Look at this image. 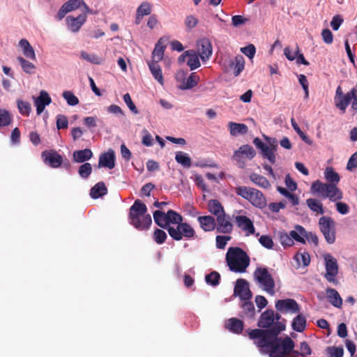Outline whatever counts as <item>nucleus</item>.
<instances>
[{
    "mask_svg": "<svg viewBox=\"0 0 357 357\" xmlns=\"http://www.w3.org/2000/svg\"><path fill=\"white\" fill-rule=\"evenodd\" d=\"M284 329L285 326L278 323L272 330H250L248 337L261 352L268 354L269 357H298V351L294 349L295 343L291 337H278Z\"/></svg>",
    "mask_w": 357,
    "mask_h": 357,
    "instance_id": "1",
    "label": "nucleus"
},
{
    "mask_svg": "<svg viewBox=\"0 0 357 357\" xmlns=\"http://www.w3.org/2000/svg\"><path fill=\"white\" fill-rule=\"evenodd\" d=\"M327 183L317 180L312 183L310 191L318 195L323 199H328L331 202L340 201L343 199V192L337 187L340 176L333 167H327L324 172Z\"/></svg>",
    "mask_w": 357,
    "mask_h": 357,
    "instance_id": "2",
    "label": "nucleus"
},
{
    "mask_svg": "<svg viewBox=\"0 0 357 357\" xmlns=\"http://www.w3.org/2000/svg\"><path fill=\"white\" fill-rule=\"evenodd\" d=\"M147 207L141 200L137 199L129 210L130 223L139 231L148 230L152 224L150 214L147 213Z\"/></svg>",
    "mask_w": 357,
    "mask_h": 357,
    "instance_id": "3",
    "label": "nucleus"
},
{
    "mask_svg": "<svg viewBox=\"0 0 357 357\" xmlns=\"http://www.w3.org/2000/svg\"><path fill=\"white\" fill-rule=\"evenodd\" d=\"M226 261L229 269L236 273H244L250 264L247 253L240 248H229L226 254Z\"/></svg>",
    "mask_w": 357,
    "mask_h": 357,
    "instance_id": "4",
    "label": "nucleus"
},
{
    "mask_svg": "<svg viewBox=\"0 0 357 357\" xmlns=\"http://www.w3.org/2000/svg\"><path fill=\"white\" fill-rule=\"evenodd\" d=\"M236 194L248 200L252 205L259 208L266 206L267 202L264 195L259 190L247 186H239L234 189Z\"/></svg>",
    "mask_w": 357,
    "mask_h": 357,
    "instance_id": "5",
    "label": "nucleus"
},
{
    "mask_svg": "<svg viewBox=\"0 0 357 357\" xmlns=\"http://www.w3.org/2000/svg\"><path fill=\"white\" fill-rule=\"evenodd\" d=\"M334 102L335 107L343 114L345 113L350 102H351V109L357 111V89H352L349 92L344 94L342 87L338 86L336 89Z\"/></svg>",
    "mask_w": 357,
    "mask_h": 357,
    "instance_id": "6",
    "label": "nucleus"
},
{
    "mask_svg": "<svg viewBox=\"0 0 357 357\" xmlns=\"http://www.w3.org/2000/svg\"><path fill=\"white\" fill-rule=\"evenodd\" d=\"M254 276L264 291L271 295H274L275 282L267 268H257L254 273Z\"/></svg>",
    "mask_w": 357,
    "mask_h": 357,
    "instance_id": "7",
    "label": "nucleus"
},
{
    "mask_svg": "<svg viewBox=\"0 0 357 357\" xmlns=\"http://www.w3.org/2000/svg\"><path fill=\"white\" fill-rule=\"evenodd\" d=\"M169 236L175 241H181L183 238L190 239L195 238L196 232L190 225L181 222L176 227L168 228Z\"/></svg>",
    "mask_w": 357,
    "mask_h": 357,
    "instance_id": "8",
    "label": "nucleus"
},
{
    "mask_svg": "<svg viewBox=\"0 0 357 357\" xmlns=\"http://www.w3.org/2000/svg\"><path fill=\"white\" fill-rule=\"evenodd\" d=\"M319 225L326 242L333 244L335 241V223L331 217L322 216L319 220Z\"/></svg>",
    "mask_w": 357,
    "mask_h": 357,
    "instance_id": "9",
    "label": "nucleus"
},
{
    "mask_svg": "<svg viewBox=\"0 0 357 357\" xmlns=\"http://www.w3.org/2000/svg\"><path fill=\"white\" fill-rule=\"evenodd\" d=\"M326 266V273L324 278L329 282L335 284H338V281L336 279V276L338 274V264L337 261L331 254H326L324 255Z\"/></svg>",
    "mask_w": 357,
    "mask_h": 357,
    "instance_id": "10",
    "label": "nucleus"
},
{
    "mask_svg": "<svg viewBox=\"0 0 357 357\" xmlns=\"http://www.w3.org/2000/svg\"><path fill=\"white\" fill-rule=\"evenodd\" d=\"M176 79L180 83L178 88L182 90H185L195 86L199 80V77L195 73L188 76V72H185L183 70H179L176 74Z\"/></svg>",
    "mask_w": 357,
    "mask_h": 357,
    "instance_id": "11",
    "label": "nucleus"
},
{
    "mask_svg": "<svg viewBox=\"0 0 357 357\" xmlns=\"http://www.w3.org/2000/svg\"><path fill=\"white\" fill-rule=\"evenodd\" d=\"M169 43V38L166 36L161 37L152 52L151 62L149 63V67H155V64L160 61L164 56V52Z\"/></svg>",
    "mask_w": 357,
    "mask_h": 357,
    "instance_id": "12",
    "label": "nucleus"
},
{
    "mask_svg": "<svg viewBox=\"0 0 357 357\" xmlns=\"http://www.w3.org/2000/svg\"><path fill=\"white\" fill-rule=\"evenodd\" d=\"M256 155V152L252 146L248 144L243 145L235 151L232 156L233 159L237 162L239 167L243 168L245 167V162L243 160V155L247 158L251 160Z\"/></svg>",
    "mask_w": 357,
    "mask_h": 357,
    "instance_id": "13",
    "label": "nucleus"
},
{
    "mask_svg": "<svg viewBox=\"0 0 357 357\" xmlns=\"http://www.w3.org/2000/svg\"><path fill=\"white\" fill-rule=\"evenodd\" d=\"M234 295L238 296L242 301H249L252 298V294L245 280L241 278L236 280Z\"/></svg>",
    "mask_w": 357,
    "mask_h": 357,
    "instance_id": "14",
    "label": "nucleus"
},
{
    "mask_svg": "<svg viewBox=\"0 0 357 357\" xmlns=\"http://www.w3.org/2000/svg\"><path fill=\"white\" fill-rule=\"evenodd\" d=\"M197 54L205 64L212 54V45L211 42L206 38H202L197 41Z\"/></svg>",
    "mask_w": 357,
    "mask_h": 357,
    "instance_id": "15",
    "label": "nucleus"
},
{
    "mask_svg": "<svg viewBox=\"0 0 357 357\" xmlns=\"http://www.w3.org/2000/svg\"><path fill=\"white\" fill-rule=\"evenodd\" d=\"M275 308L281 312L290 311L292 313H297L300 311L299 305L295 300L291 298L278 300L275 303Z\"/></svg>",
    "mask_w": 357,
    "mask_h": 357,
    "instance_id": "16",
    "label": "nucleus"
},
{
    "mask_svg": "<svg viewBox=\"0 0 357 357\" xmlns=\"http://www.w3.org/2000/svg\"><path fill=\"white\" fill-rule=\"evenodd\" d=\"M44 162L52 168H58L61 166L63 158L56 151H44L42 153Z\"/></svg>",
    "mask_w": 357,
    "mask_h": 357,
    "instance_id": "17",
    "label": "nucleus"
},
{
    "mask_svg": "<svg viewBox=\"0 0 357 357\" xmlns=\"http://www.w3.org/2000/svg\"><path fill=\"white\" fill-rule=\"evenodd\" d=\"M216 227L215 229L218 232L222 234H230L233 230V225L230 221L229 216L225 213L222 215H218L216 218Z\"/></svg>",
    "mask_w": 357,
    "mask_h": 357,
    "instance_id": "18",
    "label": "nucleus"
},
{
    "mask_svg": "<svg viewBox=\"0 0 357 357\" xmlns=\"http://www.w3.org/2000/svg\"><path fill=\"white\" fill-rule=\"evenodd\" d=\"M234 221L241 229L245 232L246 236L254 234L255 229L252 221L245 215H237L234 217Z\"/></svg>",
    "mask_w": 357,
    "mask_h": 357,
    "instance_id": "19",
    "label": "nucleus"
},
{
    "mask_svg": "<svg viewBox=\"0 0 357 357\" xmlns=\"http://www.w3.org/2000/svg\"><path fill=\"white\" fill-rule=\"evenodd\" d=\"M35 106L36 107V113L40 115L45 109V107L52 102V98L48 93L44 90L40 91L37 98L33 97Z\"/></svg>",
    "mask_w": 357,
    "mask_h": 357,
    "instance_id": "20",
    "label": "nucleus"
},
{
    "mask_svg": "<svg viewBox=\"0 0 357 357\" xmlns=\"http://www.w3.org/2000/svg\"><path fill=\"white\" fill-rule=\"evenodd\" d=\"M274 325V311L272 309H267L263 312L258 320L257 326L263 328L269 329Z\"/></svg>",
    "mask_w": 357,
    "mask_h": 357,
    "instance_id": "21",
    "label": "nucleus"
},
{
    "mask_svg": "<svg viewBox=\"0 0 357 357\" xmlns=\"http://www.w3.org/2000/svg\"><path fill=\"white\" fill-rule=\"evenodd\" d=\"M284 54L286 58L289 61H294L296 59L297 65H305L308 66L310 63L305 59L303 54L299 53V48L297 46L295 50H292L290 47H286L284 50Z\"/></svg>",
    "mask_w": 357,
    "mask_h": 357,
    "instance_id": "22",
    "label": "nucleus"
},
{
    "mask_svg": "<svg viewBox=\"0 0 357 357\" xmlns=\"http://www.w3.org/2000/svg\"><path fill=\"white\" fill-rule=\"evenodd\" d=\"M115 166V153L112 149L101 154L99 157L98 167H107L112 169Z\"/></svg>",
    "mask_w": 357,
    "mask_h": 357,
    "instance_id": "23",
    "label": "nucleus"
},
{
    "mask_svg": "<svg viewBox=\"0 0 357 357\" xmlns=\"http://www.w3.org/2000/svg\"><path fill=\"white\" fill-rule=\"evenodd\" d=\"M86 20V15L80 14L77 17L68 16L66 22L68 29L72 32H77Z\"/></svg>",
    "mask_w": 357,
    "mask_h": 357,
    "instance_id": "24",
    "label": "nucleus"
},
{
    "mask_svg": "<svg viewBox=\"0 0 357 357\" xmlns=\"http://www.w3.org/2000/svg\"><path fill=\"white\" fill-rule=\"evenodd\" d=\"M197 221L201 229L206 232L212 231L215 229L216 221L215 218L211 215L199 216Z\"/></svg>",
    "mask_w": 357,
    "mask_h": 357,
    "instance_id": "25",
    "label": "nucleus"
},
{
    "mask_svg": "<svg viewBox=\"0 0 357 357\" xmlns=\"http://www.w3.org/2000/svg\"><path fill=\"white\" fill-rule=\"evenodd\" d=\"M225 328L235 334H241L244 328L243 321L237 318H230L225 323Z\"/></svg>",
    "mask_w": 357,
    "mask_h": 357,
    "instance_id": "26",
    "label": "nucleus"
},
{
    "mask_svg": "<svg viewBox=\"0 0 357 357\" xmlns=\"http://www.w3.org/2000/svg\"><path fill=\"white\" fill-rule=\"evenodd\" d=\"M93 157V152L89 149L78 150L73 152V161L77 163L85 162Z\"/></svg>",
    "mask_w": 357,
    "mask_h": 357,
    "instance_id": "27",
    "label": "nucleus"
},
{
    "mask_svg": "<svg viewBox=\"0 0 357 357\" xmlns=\"http://www.w3.org/2000/svg\"><path fill=\"white\" fill-rule=\"evenodd\" d=\"M244 302L241 305L242 308L241 318L254 319L255 316V308L252 302L249 301H243Z\"/></svg>",
    "mask_w": 357,
    "mask_h": 357,
    "instance_id": "28",
    "label": "nucleus"
},
{
    "mask_svg": "<svg viewBox=\"0 0 357 357\" xmlns=\"http://www.w3.org/2000/svg\"><path fill=\"white\" fill-rule=\"evenodd\" d=\"M327 298L330 303L336 307H340L342 305V299L337 290L328 288L326 290Z\"/></svg>",
    "mask_w": 357,
    "mask_h": 357,
    "instance_id": "29",
    "label": "nucleus"
},
{
    "mask_svg": "<svg viewBox=\"0 0 357 357\" xmlns=\"http://www.w3.org/2000/svg\"><path fill=\"white\" fill-rule=\"evenodd\" d=\"M228 128L229 129L230 134L232 136L246 134L248 131V126L244 123H238L231 121L228 123Z\"/></svg>",
    "mask_w": 357,
    "mask_h": 357,
    "instance_id": "30",
    "label": "nucleus"
},
{
    "mask_svg": "<svg viewBox=\"0 0 357 357\" xmlns=\"http://www.w3.org/2000/svg\"><path fill=\"white\" fill-rule=\"evenodd\" d=\"M249 177L252 183L260 188L264 189H268L271 186L270 182L265 176L257 174L256 173H252Z\"/></svg>",
    "mask_w": 357,
    "mask_h": 357,
    "instance_id": "31",
    "label": "nucleus"
},
{
    "mask_svg": "<svg viewBox=\"0 0 357 357\" xmlns=\"http://www.w3.org/2000/svg\"><path fill=\"white\" fill-rule=\"evenodd\" d=\"M153 219L157 225L160 227L165 229L168 231V228L172 226H168V222L167 220L166 213L162 211L157 210L153 212Z\"/></svg>",
    "mask_w": 357,
    "mask_h": 357,
    "instance_id": "32",
    "label": "nucleus"
},
{
    "mask_svg": "<svg viewBox=\"0 0 357 357\" xmlns=\"http://www.w3.org/2000/svg\"><path fill=\"white\" fill-rule=\"evenodd\" d=\"M107 193V189L103 182L96 183L90 191V195L93 199H98Z\"/></svg>",
    "mask_w": 357,
    "mask_h": 357,
    "instance_id": "33",
    "label": "nucleus"
},
{
    "mask_svg": "<svg viewBox=\"0 0 357 357\" xmlns=\"http://www.w3.org/2000/svg\"><path fill=\"white\" fill-rule=\"evenodd\" d=\"M208 208L209 212L215 215L216 218L218 215H222V214H225V211L222 204L216 199H211L208 202Z\"/></svg>",
    "mask_w": 357,
    "mask_h": 357,
    "instance_id": "34",
    "label": "nucleus"
},
{
    "mask_svg": "<svg viewBox=\"0 0 357 357\" xmlns=\"http://www.w3.org/2000/svg\"><path fill=\"white\" fill-rule=\"evenodd\" d=\"M306 204L312 211L315 212L317 214L324 213L323 204L319 200L314 198H309L306 200Z\"/></svg>",
    "mask_w": 357,
    "mask_h": 357,
    "instance_id": "35",
    "label": "nucleus"
},
{
    "mask_svg": "<svg viewBox=\"0 0 357 357\" xmlns=\"http://www.w3.org/2000/svg\"><path fill=\"white\" fill-rule=\"evenodd\" d=\"M291 327L297 332H303L306 328V318L302 314H298L293 319Z\"/></svg>",
    "mask_w": 357,
    "mask_h": 357,
    "instance_id": "36",
    "label": "nucleus"
},
{
    "mask_svg": "<svg viewBox=\"0 0 357 357\" xmlns=\"http://www.w3.org/2000/svg\"><path fill=\"white\" fill-rule=\"evenodd\" d=\"M185 54H188L187 64L189 67H200L199 56L195 50H186Z\"/></svg>",
    "mask_w": 357,
    "mask_h": 357,
    "instance_id": "37",
    "label": "nucleus"
},
{
    "mask_svg": "<svg viewBox=\"0 0 357 357\" xmlns=\"http://www.w3.org/2000/svg\"><path fill=\"white\" fill-rule=\"evenodd\" d=\"M20 46L22 47L24 55L29 59L35 58V52L31 46L29 41L26 39H21L19 42Z\"/></svg>",
    "mask_w": 357,
    "mask_h": 357,
    "instance_id": "38",
    "label": "nucleus"
},
{
    "mask_svg": "<svg viewBox=\"0 0 357 357\" xmlns=\"http://www.w3.org/2000/svg\"><path fill=\"white\" fill-rule=\"evenodd\" d=\"M295 228L299 231V233L302 236H304V238H306L307 241L313 243L315 245H318L319 239L315 234L307 232L304 227L301 225H296Z\"/></svg>",
    "mask_w": 357,
    "mask_h": 357,
    "instance_id": "39",
    "label": "nucleus"
},
{
    "mask_svg": "<svg viewBox=\"0 0 357 357\" xmlns=\"http://www.w3.org/2000/svg\"><path fill=\"white\" fill-rule=\"evenodd\" d=\"M165 213L167 220L168 222V226H170V224L178 225L179 222L183 221V216L174 210L170 209Z\"/></svg>",
    "mask_w": 357,
    "mask_h": 357,
    "instance_id": "40",
    "label": "nucleus"
},
{
    "mask_svg": "<svg viewBox=\"0 0 357 357\" xmlns=\"http://www.w3.org/2000/svg\"><path fill=\"white\" fill-rule=\"evenodd\" d=\"M175 160L178 163L182 165L185 167L189 168L191 167V159L187 153L182 151H178L176 153Z\"/></svg>",
    "mask_w": 357,
    "mask_h": 357,
    "instance_id": "41",
    "label": "nucleus"
},
{
    "mask_svg": "<svg viewBox=\"0 0 357 357\" xmlns=\"http://www.w3.org/2000/svg\"><path fill=\"white\" fill-rule=\"evenodd\" d=\"M13 121L11 114L6 109H0V127H6L10 125Z\"/></svg>",
    "mask_w": 357,
    "mask_h": 357,
    "instance_id": "42",
    "label": "nucleus"
},
{
    "mask_svg": "<svg viewBox=\"0 0 357 357\" xmlns=\"http://www.w3.org/2000/svg\"><path fill=\"white\" fill-rule=\"evenodd\" d=\"M17 104L20 113L22 115L24 116H29L31 111V104L29 102L23 101L22 100H17Z\"/></svg>",
    "mask_w": 357,
    "mask_h": 357,
    "instance_id": "43",
    "label": "nucleus"
},
{
    "mask_svg": "<svg viewBox=\"0 0 357 357\" xmlns=\"http://www.w3.org/2000/svg\"><path fill=\"white\" fill-rule=\"evenodd\" d=\"M326 352L329 357H343L344 349L342 347H328Z\"/></svg>",
    "mask_w": 357,
    "mask_h": 357,
    "instance_id": "44",
    "label": "nucleus"
},
{
    "mask_svg": "<svg viewBox=\"0 0 357 357\" xmlns=\"http://www.w3.org/2000/svg\"><path fill=\"white\" fill-rule=\"evenodd\" d=\"M205 280L208 284L215 287L220 283V275L217 271H212L206 275Z\"/></svg>",
    "mask_w": 357,
    "mask_h": 357,
    "instance_id": "45",
    "label": "nucleus"
},
{
    "mask_svg": "<svg viewBox=\"0 0 357 357\" xmlns=\"http://www.w3.org/2000/svg\"><path fill=\"white\" fill-rule=\"evenodd\" d=\"M62 96L66 100L67 103L70 106H75L79 103L78 98L75 96L74 93L70 91H63Z\"/></svg>",
    "mask_w": 357,
    "mask_h": 357,
    "instance_id": "46",
    "label": "nucleus"
},
{
    "mask_svg": "<svg viewBox=\"0 0 357 357\" xmlns=\"http://www.w3.org/2000/svg\"><path fill=\"white\" fill-rule=\"evenodd\" d=\"M92 172L91 165L89 162L82 164L78 169L79 175L83 178H87Z\"/></svg>",
    "mask_w": 357,
    "mask_h": 357,
    "instance_id": "47",
    "label": "nucleus"
},
{
    "mask_svg": "<svg viewBox=\"0 0 357 357\" xmlns=\"http://www.w3.org/2000/svg\"><path fill=\"white\" fill-rule=\"evenodd\" d=\"M167 234L165 231L160 229H155L153 232V238L158 244H162L167 239Z\"/></svg>",
    "mask_w": 357,
    "mask_h": 357,
    "instance_id": "48",
    "label": "nucleus"
},
{
    "mask_svg": "<svg viewBox=\"0 0 357 357\" xmlns=\"http://www.w3.org/2000/svg\"><path fill=\"white\" fill-rule=\"evenodd\" d=\"M82 4H84L83 0H69L64 3L63 6L66 8L67 11L71 12L73 11L80 6H82Z\"/></svg>",
    "mask_w": 357,
    "mask_h": 357,
    "instance_id": "49",
    "label": "nucleus"
},
{
    "mask_svg": "<svg viewBox=\"0 0 357 357\" xmlns=\"http://www.w3.org/2000/svg\"><path fill=\"white\" fill-rule=\"evenodd\" d=\"M274 148H268V146L261 151V154L264 158H267L270 162L274 164L275 162V154Z\"/></svg>",
    "mask_w": 357,
    "mask_h": 357,
    "instance_id": "50",
    "label": "nucleus"
},
{
    "mask_svg": "<svg viewBox=\"0 0 357 357\" xmlns=\"http://www.w3.org/2000/svg\"><path fill=\"white\" fill-rule=\"evenodd\" d=\"M138 15H149L151 13V6L149 3L142 2L137 9Z\"/></svg>",
    "mask_w": 357,
    "mask_h": 357,
    "instance_id": "51",
    "label": "nucleus"
},
{
    "mask_svg": "<svg viewBox=\"0 0 357 357\" xmlns=\"http://www.w3.org/2000/svg\"><path fill=\"white\" fill-rule=\"evenodd\" d=\"M279 238L284 247H291L294 245V241L291 239V237L286 232H280Z\"/></svg>",
    "mask_w": 357,
    "mask_h": 357,
    "instance_id": "52",
    "label": "nucleus"
},
{
    "mask_svg": "<svg viewBox=\"0 0 357 357\" xmlns=\"http://www.w3.org/2000/svg\"><path fill=\"white\" fill-rule=\"evenodd\" d=\"M259 242L263 247L267 249H272L274 245L272 238L267 235L261 236L259 238Z\"/></svg>",
    "mask_w": 357,
    "mask_h": 357,
    "instance_id": "53",
    "label": "nucleus"
},
{
    "mask_svg": "<svg viewBox=\"0 0 357 357\" xmlns=\"http://www.w3.org/2000/svg\"><path fill=\"white\" fill-rule=\"evenodd\" d=\"M68 126V118L62 114L56 116V128L58 130L66 129Z\"/></svg>",
    "mask_w": 357,
    "mask_h": 357,
    "instance_id": "54",
    "label": "nucleus"
},
{
    "mask_svg": "<svg viewBox=\"0 0 357 357\" xmlns=\"http://www.w3.org/2000/svg\"><path fill=\"white\" fill-rule=\"evenodd\" d=\"M123 98L125 103L127 105L128 107L129 108V109L135 114H138V112H139L138 109L136 107L134 102H132L130 94L128 93L124 94Z\"/></svg>",
    "mask_w": 357,
    "mask_h": 357,
    "instance_id": "55",
    "label": "nucleus"
},
{
    "mask_svg": "<svg viewBox=\"0 0 357 357\" xmlns=\"http://www.w3.org/2000/svg\"><path fill=\"white\" fill-rule=\"evenodd\" d=\"M231 238L229 236H217L215 238L216 247L219 249H224L227 242Z\"/></svg>",
    "mask_w": 357,
    "mask_h": 357,
    "instance_id": "56",
    "label": "nucleus"
},
{
    "mask_svg": "<svg viewBox=\"0 0 357 357\" xmlns=\"http://www.w3.org/2000/svg\"><path fill=\"white\" fill-rule=\"evenodd\" d=\"M198 24V19L192 15H188L185 19V24L188 30L195 28Z\"/></svg>",
    "mask_w": 357,
    "mask_h": 357,
    "instance_id": "57",
    "label": "nucleus"
},
{
    "mask_svg": "<svg viewBox=\"0 0 357 357\" xmlns=\"http://www.w3.org/2000/svg\"><path fill=\"white\" fill-rule=\"evenodd\" d=\"M296 260L300 264L301 261L304 266H307L310 263V257L307 252L297 254L295 256Z\"/></svg>",
    "mask_w": 357,
    "mask_h": 357,
    "instance_id": "58",
    "label": "nucleus"
},
{
    "mask_svg": "<svg viewBox=\"0 0 357 357\" xmlns=\"http://www.w3.org/2000/svg\"><path fill=\"white\" fill-rule=\"evenodd\" d=\"M81 57L93 64H100L101 59L95 54H89L86 52H83L81 54Z\"/></svg>",
    "mask_w": 357,
    "mask_h": 357,
    "instance_id": "59",
    "label": "nucleus"
},
{
    "mask_svg": "<svg viewBox=\"0 0 357 357\" xmlns=\"http://www.w3.org/2000/svg\"><path fill=\"white\" fill-rule=\"evenodd\" d=\"M291 123L294 130L301 137V138L305 142L309 143V139L306 134L301 130L300 127L294 119H291Z\"/></svg>",
    "mask_w": 357,
    "mask_h": 357,
    "instance_id": "60",
    "label": "nucleus"
},
{
    "mask_svg": "<svg viewBox=\"0 0 357 357\" xmlns=\"http://www.w3.org/2000/svg\"><path fill=\"white\" fill-rule=\"evenodd\" d=\"M301 351L298 352V356L306 357L312 354V349L307 342L303 341L300 345Z\"/></svg>",
    "mask_w": 357,
    "mask_h": 357,
    "instance_id": "61",
    "label": "nucleus"
},
{
    "mask_svg": "<svg viewBox=\"0 0 357 357\" xmlns=\"http://www.w3.org/2000/svg\"><path fill=\"white\" fill-rule=\"evenodd\" d=\"M335 202V206H336L337 211L339 213H340L342 215H345L349 213V206H348L347 204H346L344 202H338V201H336Z\"/></svg>",
    "mask_w": 357,
    "mask_h": 357,
    "instance_id": "62",
    "label": "nucleus"
},
{
    "mask_svg": "<svg viewBox=\"0 0 357 357\" xmlns=\"http://www.w3.org/2000/svg\"><path fill=\"white\" fill-rule=\"evenodd\" d=\"M241 51L248 58L252 59L255 54L256 49L253 45L250 44L246 47H242Z\"/></svg>",
    "mask_w": 357,
    "mask_h": 357,
    "instance_id": "63",
    "label": "nucleus"
},
{
    "mask_svg": "<svg viewBox=\"0 0 357 357\" xmlns=\"http://www.w3.org/2000/svg\"><path fill=\"white\" fill-rule=\"evenodd\" d=\"M357 167V151L355 152L349 158L347 169L349 171H352L354 169Z\"/></svg>",
    "mask_w": 357,
    "mask_h": 357,
    "instance_id": "64",
    "label": "nucleus"
}]
</instances>
